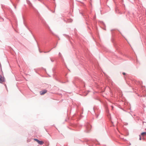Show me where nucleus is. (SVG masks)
Masks as SVG:
<instances>
[{
	"label": "nucleus",
	"instance_id": "nucleus-1",
	"mask_svg": "<svg viewBox=\"0 0 146 146\" xmlns=\"http://www.w3.org/2000/svg\"><path fill=\"white\" fill-rule=\"evenodd\" d=\"M34 140L35 141H36L37 142H38V143L40 144V145H42L44 143L42 141H40L37 139H34Z\"/></svg>",
	"mask_w": 146,
	"mask_h": 146
},
{
	"label": "nucleus",
	"instance_id": "nucleus-2",
	"mask_svg": "<svg viewBox=\"0 0 146 146\" xmlns=\"http://www.w3.org/2000/svg\"><path fill=\"white\" fill-rule=\"evenodd\" d=\"M47 92V91L46 90H44L43 91L40 92V93L41 95H43L46 93Z\"/></svg>",
	"mask_w": 146,
	"mask_h": 146
},
{
	"label": "nucleus",
	"instance_id": "nucleus-3",
	"mask_svg": "<svg viewBox=\"0 0 146 146\" xmlns=\"http://www.w3.org/2000/svg\"><path fill=\"white\" fill-rule=\"evenodd\" d=\"M4 81V78L2 76L0 75V82H2Z\"/></svg>",
	"mask_w": 146,
	"mask_h": 146
},
{
	"label": "nucleus",
	"instance_id": "nucleus-4",
	"mask_svg": "<svg viewBox=\"0 0 146 146\" xmlns=\"http://www.w3.org/2000/svg\"><path fill=\"white\" fill-rule=\"evenodd\" d=\"M141 135L142 137L146 136V132H143L141 133Z\"/></svg>",
	"mask_w": 146,
	"mask_h": 146
},
{
	"label": "nucleus",
	"instance_id": "nucleus-5",
	"mask_svg": "<svg viewBox=\"0 0 146 146\" xmlns=\"http://www.w3.org/2000/svg\"><path fill=\"white\" fill-rule=\"evenodd\" d=\"M139 136H140V138H139V140H141V137H142L141 136V135H139Z\"/></svg>",
	"mask_w": 146,
	"mask_h": 146
},
{
	"label": "nucleus",
	"instance_id": "nucleus-6",
	"mask_svg": "<svg viewBox=\"0 0 146 146\" xmlns=\"http://www.w3.org/2000/svg\"><path fill=\"white\" fill-rule=\"evenodd\" d=\"M123 75H125V73L124 72H123Z\"/></svg>",
	"mask_w": 146,
	"mask_h": 146
},
{
	"label": "nucleus",
	"instance_id": "nucleus-7",
	"mask_svg": "<svg viewBox=\"0 0 146 146\" xmlns=\"http://www.w3.org/2000/svg\"><path fill=\"white\" fill-rule=\"evenodd\" d=\"M112 109L113 108V107L112 106Z\"/></svg>",
	"mask_w": 146,
	"mask_h": 146
}]
</instances>
